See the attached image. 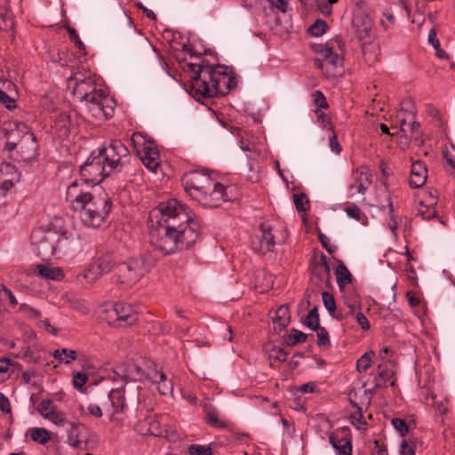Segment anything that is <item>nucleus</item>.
Segmentation results:
<instances>
[{"label": "nucleus", "instance_id": "1", "mask_svg": "<svg viewBox=\"0 0 455 455\" xmlns=\"http://www.w3.org/2000/svg\"><path fill=\"white\" fill-rule=\"evenodd\" d=\"M149 242L164 255L188 250L199 239L201 227L176 199L162 202L148 214Z\"/></svg>", "mask_w": 455, "mask_h": 455}, {"label": "nucleus", "instance_id": "2", "mask_svg": "<svg viewBox=\"0 0 455 455\" xmlns=\"http://www.w3.org/2000/svg\"><path fill=\"white\" fill-rule=\"evenodd\" d=\"M203 60L200 64L189 63L193 72L190 94L197 100L201 98L225 96L237 85L236 78L224 65L212 66Z\"/></svg>", "mask_w": 455, "mask_h": 455}, {"label": "nucleus", "instance_id": "3", "mask_svg": "<svg viewBox=\"0 0 455 455\" xmlns=\"http://www.w3.org/2000/svg\"><path fill=\"white\" fill-rule=\"evenodd\" d=\"M6 130V148L16 150L17 160L30 163L38 156L39 144L30 128L22 122L9 123Z\"/></svg>", "mask_w": 455, "mask_h": 455}, {"label": "nucleus", "instance_id": "4", "mask_svg": "<svg viewBox=\"0 0 455 455\" xmlns=\"http://www.w3.org/2000/svg\"><path fill=\"white\" fill-rule=\"evenodd\" d=\"M112 210V200L105 192L92 196L82 208L80 218L87 227L99 228Z\"/></svg>", "mask_w": 455, "mask_h": 455}, {"label": "nucleus", "instance_id": "5", "mask_svg": "<svg viewBox=\"0 0 455 455\" xmlns=\"http://www.w3.org/2000/svg\"><path fill=\"white\" fill-rule=\"evenodd\" d=\"M151 267L152 263L147 256L131 258L117 265L116 282L126 287H132L147 275Z\"/></svg>", "mask_w": 455, "mask_h": 455}, {"label": "nucleus", "instance_id": "6", "mask_svg": "<svg viewBox=\"0 0 455 455\" xmlns=\"http://www.w3.org/2000/svg\"><path fill=\"white\" fill-rule=\"evenodd\" d=\"M30 239L37 256L43 260H48L52 257L60 258V244L67 240L55 231H44L41 228L33 230Z\"/></svg>", "mask_w": 455, "mask_h": 455}, {"label": "nucleus", "instance_id": "7", "mask_svg": "<svg viewBox=\"0 0 455 455\" xmlns=\"http://www.w3.org/2000/svg\"><path fill=\"white\" fill-rule=\"evenodd\" d=\"M331 44H316L312 45V49L320 55L314 60L315 67L320 68L327 77L335 78L343 73V59L333 52Z\"/></svg>", "mask_w": 455, "mask_h": 455}, {"label": "nucleus", "instance_id": "8", "mask_svg": "<svg viewBox=\"0 0 455 455\" xmlns=\"http://www.w3.org/2000/svg\"><path fill=\"white\" fill-rule=\"evenodd\" d=\"M182 186L192 200L200 198L204 201L202 193L210 190L213 185V179L205 170H193L186 172L181 178Z\"/></svg>", "mask_w": 455, "mask_h": 455}, {"label": "nucleus", "instance_id": "9", "mask_svg": "<svg viewBox=\"0 0 455 455\" xmlns=\"http://www.w3.org/2000/svg\"><path fill=\"white\" fill-rule=\"evenodd\" d=\"M132 140L143 164L155 172L160 165V156L156 143L146 140L140 132H134Z\"/></svg>", "mask_w": 455, "mask_h": 455}, {"label": "nucleus", "instance_id": "10", "mask_svg": "<svg viewBox=\"0 0 455 455\" xmlns=\"http://www.w3.org/2000/svg\"><path fill=\"white\" fill-rule=\"evenodd\" d=\"M110 173V170L95 150L91 153L85 163L80 167L81 177L85 182L91 183L92 186L100 184Z\"/></svg>", "mask_w": 455, "mask_h": 455}, {"label": "nucleus", "instance_id": "11", "mask_svg": "<svg viewBox=\"0 0 455 455\" xmlns=\"http://www.w3.org/2000/svg\"><path fill=\"white\" fill-rule=\"evenodd\" d=\"M95 151L111 172L118 166H122L124 159L129 156V149L119 140H111L108 145L99 148Z\"/></svg>", "mask_w": 455, "mask_h": 455}, {"label": "nucleus", "instance_id": "12", "mask_svg": "<svg viewBox=\"0 0 455 455\" xmlns=\"http://www.w3.org/2000/svg\"><path fill=\"white\" fill-rule=\"evenodd\" d=\"M86 108L92 116L108 119L114 115V100L106 95L102 90L91 96L85 101Z\"/></svg>", "mask_w": 455, "mask_h": 455}, {"label": "nucleus", "instance_id": "13", "mask_svg": "<svg viewBox=\"0 0 455 455\" xmlns=\"http://www.w3.org/2000/svg\"><path fill=\"white\" fill-rule=\"evenodd\" d=\"M107 315L108 323L116 327L130 326L138 321V315L133 308L123 302L114 304L111 309L107 311Z\"/></svg>", "mask_w": 455, "mask_h": 455}, {"label": "nucleus", "instance_id": "14", "mask_svg": "<svg viewBox=\"0 0 455 455\" xmlns=\"http://www.w3.org/2000/svg\"><path fill=\"white\" fill-rule=\"evenodd\" d=\"M88 184L89 183L85 182L83 177H81L80 180H75L68 186L66 200L69 202L73 211H82L87 200L92 198L93 194L85 189V185Z\"/></svg>", "mask_w": 455, "mask_h": 455}, {"label": "nucleus", "instance_id": "15", "mask_svg": "<svg viewBox=\"0 0 455 455\" xmlns=\"http://www.w3.org/2000/svg\"><path fill=\"white\" fill-rule=\"evenodd\" d=\"M202 196H204V201L200 198H196L195 201L206 208H216L219 207L222 202L230 200L227 194V188L214 179L212 188L203 191Z\"/></svg>", "mask_w": 455, "mask_h": 455}, {"label": "nucleus", "instance_id": "16", "mask_svg": "<svg viewBox=\"0 0 455 455\" xmlns=\"http://www.w3.org/2000/svg\"><path fill=\"white\" fill-rule=\"evenodd\" d=\"M353 26L359 41L371 39L373 34V20L365 10H355L353 14Z\"/></svg>", "mask_w": 455, "mask_h": 455}, {"label": "nucleus", "instance_id": "17", "mask_svg": "<svg viewBox=\"0 0 455 455\" xmlns=\"http://www.w3.org/2000/svg\"><path fill=\"white\" fill-rule=\"evenodd\" d=\"M20 172L11 163H0V196H4L15 183L19 182Z\"/></svg>", "mask_w": 455, "mask_h": 455}, {"label": "nucleus", "instance_id": "18", "mask_svg": "<svg viewBox=\"0 0 455 455\" xmlns=\"http://www.w3.org/2000/svg\"><path fill=\"white\" fill-rule=\"evenodd\" d=\"M311 274L320 283L329 284L331 283V268L330 259L324 254H321L319 258L314 256L310 259Z\"/></svg>", "mask_w": 455, "mask_h": 455}, {"label": "nucleus", "instance_id": "19", "mask_svg": "<svg viewBox=\"0 0 455 455\" xmlns=\"http://www.w3.org/2000/svg\"><path fill=\"white\" fill-rule=\"evenodd\" d=\"M261 235L252 242V249L262 255L273 251L275 242L270 227L260 226Z\"/></svg>", "mask_w": 455, "mask_h": 455}, {"label": "nucleus", "instance_id": "20", "mask_svg": "<svg viewBox=\"0 0 455 455\" xmlns=\"http://www.w3.org/2000/svg\"><path fill=\"white\" fill-rule=\"evenodd\" d=\"M100 91L101 90L97 89L94 79L92 77H86L83 80H76V84L73 88V94L81 102H84L91 96Z\"/></svg>", "mask_w": 455, "mask_h": 455}, {"label": "nucleus", "instance_id": "21", "mask_svg": "<svg viewBox=\"0 0 455 455\" xmlns=\"http://www.w3.org/2000/svg\"><path fill=\"white\" fill-rule=\"evenodd\" d=\"M427 178V169L424 162L415 161L411 164L409 183L411 188L422 187Z\"/></svg>", "mask_w": 455, "mask_h": 455}, {"label": "nucleus", "instance_id": "22", "mask_svg": "<svg viewBox=\"0 0 455 455\" xmlns=\"http://www.w3.org/2000/svg\"><path fill=\"white\" fill-rule=\"evenodd\" d=\"M71 429L68 435V443L75 448L86 449V440L84 432L86 427L84 424L70 423Z\"/></svg>", "mask_w": 455, "mask_h": 455}, {"label": "nucleus", "instance_id": "23", "mask_svg": "<svg viewBox=\"0 0 455 455\" xmlns=\"http://www.w3.org/2000/svg\"><path fill=\"white\" fill-rule=\"evenodd\" d=\"M371 175L368 173L366 167L361 166L355 172V183L349 186V189H355L359 194H364L368 187L371 185Z\"/></svg>", "mask_w": 455, "mask_h": 455}, {"label": "nucleus", "instance_id": "24", "mask_svg": "<svg viewBox=\"0 0 455 455\" xmlns=\"http://www.w3.org/2000/svg\"><path fill=\"white\" fill-rule=\"evenodd\" d=\"M291 321L290 309L287 304L281 305L272 316V323L275 332L284 330Z\"/></svg>", "mask_w": 455, "mask_h": 455}, {"label": "nucleus", "instance_id": "25", "mask_svg": "<svg viewBox=\"0 0 455 455\" xmlns=\"http://www.w3.org/2000/svg\"><path fill=\"white\" fill-rule=\"evenodd\" d=\"M395 376L394 365L385 361L378 366V377L375 378V388L384 387Z\"/></svg>", "mask_w": 455, "mask_h": 455}, {"label": "nucleus", "instance_id": "26", "mask_svg": "<svg viewBox=\"0 0 455 455\" xmlns=\"http://www.w3.org/2000/svg\"><path fill=\"white\" fill-rule=\"evenodd\" d=\"M362 52L363 54L364 61L369 65H374L376 62L379 60V52L380 49L377 43L371 42L369 39L368 42L364 40L362 43Z\"/></svg>", "mask_w": 455, "mask_h": 455}, {"label": "nucleus", "instance_id": "27", "mask_svg": "<svg viewBox=\"0 0 455 455\" xmlns=\"http://www.w3.org/2000/svg\"><path fill=\"white\" fill-rule=\"evenodd\" d=\"M73 125L71 116L67 112H61L55 116L52 127L60 136L66 137L69 134L71 126Z\"/></svg>", "mask_w": 455, "mask_h": 455}, {"label": "nucleus", "instance_id": "28", "mask_svg": "<svg viewBox=\"0 0 455 455\" xmlns=\"http://www.w3.org/2000/svg\"><path fill=\"white\" fill-rule=\"evenodd\" d=\"M102 275L99 266L93 261L86 269L76 275V281L80 283L85 282L91 284L95 283Z\"/></svg>", "mask_w": 455, "mask_h": 455}, {"label": "nucleus", "instance_id": "29", "mask_svg": "<svg viewBox=\"0 0 455 455\" xmlns=\"http://www.w3.org/2000/svg\"><path fill=\"white\" fill-rule=\"evenodd\" d=\"M94 262L99 266L101 273L108 274L111 272L114 268L117 270V259L115 254L112 252H105L97 258Z\"/></svg>", "mask_w": 455, "mask_h": 455}, {"label": "nucleus", "instance_id": "30", "mask_svg": "<svg viewBox=\"0 0 455 455\" xmlns=\"http://www.w3.org/2000/svg\"><path fill=\"white\" fill-rule=\"evenodd\" d=\"M108 398L113 407V413L123 412L126 408L124 387L112 389L108 395Z\"/></svg>", "mask_w": 455, "mask_h": 455}, {"label": "nucleus", "instance_id": "31", "mask_svg": "<svg viewBox=\"0 0 455 455\" xmlns=\"http://www.w3.org/2000/svg\"><path fill=\"white\" fill-rule=\"evenodd\" d=\"M36 269L40 276L48 280L60 281L64 277V272L60 267L37 264Z\"/></svg>", "mask_w": 455, "mask_h": 455}, {"label": "nucleus", "instance_id": "32", "mask_svg": "<svg viewBox=\"0 0 455 455\" xmlns=\"http://www.w3.org/2000/svg\"><path fill=\"white\" fill-rule=\"evenodd\" d=\"M436 196H432L430 194V200L428 204L424 202H420L418 208V215H419L422 220H432L436 217V210L434 205L436 204Z\"/></svg>", "mask_w": 455, "mask_h": 455}, {"label": "nucleus", "instance_id": "33", "mask_svg": "<svg viewBox=\"0 0 455 455\" xmlns=\"http://www.w3.org/2000/svg\"><path fill=\"white\" fill-rule=\"evenodd\" d=\"M335 275L337 283L340 291H342L346 284H348L352 282V275L347 269V267L340 262L335 270Z\"/></svg>", "mask_w": 455, "mask_h": 455}, {"label": "nucleus", "instance_id": "34", "mask_svg": "<svg viewBox=\"0 0 455 455\" xmlns=\"http://www.w3.org/2000/svg\"><path fill=\"white\" fill-rule=\"evenodd\" d=\"M142 362L145 364L146 371L144 378L151 381L152 383L157 382L159 379L164 378V372L159 371L156 369V364L149 359L142 358Z\"/></svg>", "mask_w": 455, "mask_h": 455}, {"label": "nucleus", "instance_id": "35", "mask_svg": "<svg viewBox=\"0 0 455 455\" xmlns=\"http://www.w3.org/2000/svg\"><path fill=\"white\" fill-rule=\"evenodd\" d=\"M53 356L55 359L59 360L60 363H69L71 361L76 359L77 353L73 349L61 348L56 349L53 352Z\"/></svg>", "mask_w": 455, "mask_h": 455}, {"label": "nucleus", "instance_id": "36", "mask_svg": "<svg viewBox=\"0 0 455 455\" xmlns=\"http://www.w3.org/2000/svg\"><path fill=\"white\" fill-rule=\"evenodd\" d=\"M30 437L34 442L40 444L47 443L51 439V435L48 430L43 427H34L30 429Z\"/></svg>", "mask_w": 455, "mask_h": 455}, {"label": "nucleus", "instance_id": "37", "mask_svg": "<svg viewBox=\"0 0 455 455\" xmlns=\"http://www.w3.org/2000/svg\"><path fill=\"white\" fill-rule=\"evenodd\" d=\"M403 115V117L400 118V129L399 132L403 134L404 137L407 138V128L408 124L414 118V112L411 110H404L403 107H402L400 114L398 116Z\"/></svg>", "mask_w": 455, "mask_h": 455}, {"label": "nucleus", "instance_id": "38", "mask_svg": "<svg viewBox=\"0 0 455 455\" xmlns=\"http://www.w3.org/2000/svg\"><path fill=\"white\" fill-rule=\"evenodd\" d=\"M291 333L286 337L285 342L288 346L292 347L299 343H304L307 341V335L304 332L297 330L291 329Z\"/></svg>", "mask_w": 455, "mask_h": 455}, {"label": "nucleus", "instance_id": "39", "mask_svg": "<svg viewBox=\"0 0 455 455\" xmlns=\"http://www.w3.org/2000/svg\"><path fill=\"white\" fill-rule=\"evenodd\" d=\"M409 132H411V137L414 143L417 146H420L423 144V140L421 138L422 132L420 131L419 123L413 121V119L408 124Z\"/></svg>", "mask_w": 455, "mask_h": 455}, {"label": "nucleus", "instance_id": "40", "mask_svg": "<svg viewBox=\"0 0 455 455\" xmlns=\"http://www.w3.org/2000/svg\"><path fill=\"white\" fill-rule=\"evenodd\" d=\"M293 201L298 212H305L309 208V201L306 194H293Z\"/></svg>", "mask_w": 455, "mask_h": 455}, {"label": "nucleus", "instance_id": "41", "mask_svg": "<svg viewBox=\"0 0 455 455\" xmlns=\"http://www.w3.org/2000/svg\"><path fill=\"white\" fill-rule=\"evenodd\" d=\"M329 26L323 20H316L314 24L308 28V33L314 36H321L328 29Z\"/></svg>", "mask_w": 455, "mask_h": 455}, {"label": "nucleus", "instance_id": "42", "mask_svg": "<svg viewBox=\"0 0 455 455\" xmlns=\"http://www.w3.org/2000/svg\"><path fill=\"white\" fill-rule=\"evenodd\" d=\"M313 330L316 331L318 347L323 348L330 347V339L327 330L320 325Z\"/></svg>", "mask_w": 455, "mask_h": 455}, {"label": "nucleus", "instance_id": "43", "mask_svg": "<svg viewBox=\"0 0 455 455\" xmlns=\"http://www.w3.org/2000/svg\"><path fill=\"white\" fill-rule=\"evenodd\" d=\"M319 315H318V308L317 307H314L307 314L304 323L309 328V329H315L317 328L319 324Z\"/></svg>", "mask_w": 455, "mask_h": 455}, {"label": "nucleus", "instance_id": "44", "mask_svg": "<svg viewBox=\"0 0 455 455\" xmlns=\"http://www.w3.org/2000/svg\"><path fill=\"white\" fill-rule=\"evenodd\" d=\"M372 351L363 354L356 362V369L359 372H366L371 367Z\"/></svg>", "mask_w": 455, "mask_h": 455}, {"label": "nucleus", "instance_id": "45", "mask_svg": "<svg viewBox=\"0 0 455 455\" xmlns=\"http://www.w3.org/2000/svg\"><path fill=\"white\" fill-rule=\"evenodd\" d=\"M154 384L157 385V390L162 395H167L172 393V383L171 380L167 379L165 374H164L163 379H159L158 381Z\"/></svg>", "mask_w": 455, "mask_h": 455}, {"label": "nucleus", "instance_id": "46", "mask_svg": "<svg viewBox=\"0 0 455 455\" xmlns=\"http://www.w3.org/2000/svg\"><path fill=\"white\" fill-rule=\"evenodd\" d=\"M339 455H352V442L349 437H342L339 440L338 449H335Z\"/></svg>", "mask_w": 455, "mask_h": 455}, {"label": "nucleus", "instance_id": "47", "mask_svg": "<svg viewBox=\"0 0 455 455\" xmlns=\"http://www.w3.org/2000/svg\"><path fill=\"white\" fill-rule=\"evenodd\" d=\"M13 22L10 20V13L7 8L0 11V31H6L13 28Z\"/></svg>", "mask_w": 455, "mask_h": 455}, {"label": "nucleus", "instance_id": "48", "mask_svg": "<svg viewBox=\"0 0 455 455\" xmlns=\"http://www.w3.org/2000/svg\"><path fill=\"white\" fill-rule=\"evenodd\" d=\"M188 451L190 455H212V447L207 445L191 444Z\"/></svg>", "mask_w": 455, "mask_h": 455}, {"label": "nucleus", "instance_id": "49", "mask_svg": "<svg viewBox=\"0 0 455 455\" xmlns=\"http://www.w3.org/2000/svg\"><path fill=\"white\" fill-rule=\"evenodd\" d=\"M205 421L207 424L214 427L224 428L227 427L226 423L219 420L218 412L215 410L207 411L205 415Z\"/></svg>", "mask_w": 455, "mask_h": 455}, {"label": "nucleus", "instance_id": "50", "mask_svg": "<svg viewBox=\"0 0 455 455\" xmlns=\"http://www.w3.org/2000/svg\"><path fill=\"white\" fill-rule=\"evenodd\" d=\"M312 98L314 100V105L315 106V109L323 110L329 108L326 98L321 91L313 92Z\"/></svg>", "mask_w": 455, "mask_h": 455}, {"label": "nucleus", "instance_id": "51", "mask_svg": "<svg viewBox=\"0 0 455 455\" xmlns=\"http://www.w3.org/2000/svg\"><path fill=\"white\" fill-rule=\"evenodd\" d=\"M344 300L345 304L350 309L348 314L354 315L356 310L361 309V300L358 295L353 294L352 296H345Z\"/></svg>", "mask_w": 455, "mask_h": 455}, {"label": "nucleus", "instance_id": "52", "mask_svg": "<svg viewBox=\"0 0 455 455\" xmlns=\"http://www.w3.org/2000/svg\"><path fill=\"white\" fill-rule=\"evenodd\" d=\"M322 299L325 308L328 310L331 315H334L336 309V302L334 297L328 291L322 292Z\"/></svg>", "mask_w": 455, "mask_h": 455}, {"label": "nucleus", "instance_id": "53", "mask_svg": "<svg viewBox=\"0 0 455 455\" xmlns=\"http://www.w3.org/2000/svg\"><path fill=\"white\" fill-rule=\"evenodd\" d=\"M146 371L142 360L130 366V372L134 379H142Z\"/></svg>", "mask_w": 455, "mask_h": 455}, {"label": "nucleus", "instance_id": "54", "mask_svg": "<svg viewBox=\"0 0 455 455\" xmlns=\"http://www.w3.org/2000/svg\"><path fill=\"white\" fill-rule=\"evenodd\" d=\"M392 426L400 433L402 436H405L409 432L407 422L399 418H394L391 420Z\"/></svg>", "mask_w": 455, "mask_h": 455}, {"label": "nucleus", "instance_id": "55", "mask_svg": "<svg viewBox=\"0 0 455 455\" xmlns=\"http://www.w3.org/2000/svg\"><path fill=\"white\" fill-rule=\"evenodd\" d=\"M45 419L52 421L53 424L58 426H64L67 422L66 418L64 417L62 412L57 411L56 408L49 414H46Z\"/></svg>", "mask_w": 455, "mask_h": 455}, {"label": "nucleus", "instance_id": "56", "mask_svg": "<svg viewBox=\"0 0 455 455\" xmlns=\"http://www.w3.org/2000/svg\"><path fill=\"white\" fill-rule=\"evenodd\" d=\"M53 401L51 399H44L41 402L38 407L39 413L45 419V415L49 414L55 409Z\"/></svg>", "mask_w": 455, "mask_h": 455}, {"label": "nucleus", "instance_id": "57", "mask_svg": "<svg viewBox=\"0 0 455 455\" xmlns=\"http://www.w3.org/2000/svg\"><path fill=\"white\" fill-rule=\"evenodd\" d=\"M87 380L88 376L86 373L76 371L73 374V385L76 388H82Z\"/></svg>", "mask_w": 455, "mask_h": 455}, {"label": "nucleus", "instance_id": "58", "mask_svg": "<svg viewBox=\"0 0 455 455\" xmlns=\"http://www.w3.org/2000/svg\"><path fill=\"white\" fill-rule=\"evenodd\" d=\"M388 207H389V215H390V220H389V222H388V228L389 229L391 230L392 234L396 236L397 235V228H398V223L395 218V215H394V207H393V204L391 201H389V204H388Z\"/></svg>", "mask_w": 455, "mask_h": 455}, {"label": "nucleus", "instance_id": "59", "mask_svg": "<svg viewBox=\"0 0 455 455\" xmlns=\"http://www.w3.org/2000/svg\"><path fill=\"white\" fill-rule=\"evenodd\" d=\"M68 32L70 36V39L76 44V45L78 47V49L81 51H85V46L83 44V42L81 41V39L79 38V36H78L76 28H74L72 27H68Z\"/></svg>", "mask_w": 455, "mask_h": 455}, {"label": "nucleus", "instance_id": "60", "mask_svg": "<svg viewBox=\"0 0 455 455\" xmlns=\"http://www.w3.org/2000/svg\"><path fill=\"white\" fill-rule=\"evenodd\" d=\"M288 352L284 351L283 348H273L270 352V358H274L279 362H284L287 359Z\"/></svg>", "mask_w": 455, "mask_h": 455}, {"label": "nucleus", "instance_id": "61", "mask_svg": "<svg viewBox=\"0 0 455 455\" xmlns=\"http://www.w3.org/2000/svg\"><path fill=\"white\" fill-rule=\"evenodd\" d=\"M318 240H319V242L321 243L322 246H323V248H324V249H325L329 253L332 254V253L336 251L337 247H336V246H332V245H331V244L329 243V238H328L325 235H323V234L320 233V234L318 235Z\"/></svg>", "mask_w": 455, "mask_h": 455}, {"label": "nucleus", "instance_id": "62", "mask_svg": "<svg viewBox=\"0 0 455 455\" xmlns=\"http://www.w3.org/2000/svg\"><path fill=\"white\" fill-rule=\"evenodd\" d=\"M12 364H13V363L12 362V360L10 358L4 357V358L0 359V372L2 373V375H5L6 379H8L10 376V373L8 372V371H9V367Z\"/></svg>", "mask_w": 455, "mask_h": 455}, {"label": "nucleus", "instance_id": "63", "mask_svg": "<svg viewBox=\"0 0 455 455\" xmlns=\"http://www.w3.org/2000/svg\"><path fill=\"white\" fill-rule=\"evenodd\" d=\"M355 320L363 331H368L370 329V323L362 312L359 311L355 314Z\"/></svg>", "mask_w": 455, "mask_h": 455}, {"label": "nucleus", "instance_id": "64", "mask_svg": "<svg viewBox=\"0 0 455 455\" xmlns=\"http://www.w3.org/2000/svg\"><path fill=\"white\" fill-rule=\"evenodd\" d=\"M400 455H415V450L403 440L400 445Z\"/></svg>", "mask_w": 455, "mask_h": 455}]
</instances>
